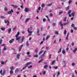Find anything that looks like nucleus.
Masks as SVG:
<instances>
[{
  "mask_svg": "<svg viewBox=\"0 0 77 77\" xmlns=\"http://www.w3.org/2000/svg\"><path fill=\"white\" fill-rule=\"evenodd\" d=\"M20 35V32H18L17 33V34L15 36V37H16V40L17 41H18V40H19L18 41L20 42V39L21 38V37H18V35Z\"/></svg>",
  "mask_w": 77,
  "mask_h": 77,
  "instance_id": "f257e3e1",
  "label": "nucleus"
},
{
  "mask_svg": "<svg viewBox=\"0 0 77 77\" xmlns=\"http://www.w3.org/2000/svg\"><path fill=\"white\" fill-rule=\"evenodd\" d=\"M3 71V70H1L0 71V73L1 75H5V74L6 73V71L5 70H4L3 71V72L2 73V72Z\"/></svg>",
  "mask_w": 77,
  "mask_h": 77,
  "instance_id": "f03ea898",
  "label": "nucleus"
},
{
  "mask_svg": "<svg viewBox=\"0 0 77 77\" xmlns=\"http://www.w3.org/2000/svg\"><path fill=\"white\" fill-rule=\"evenodd\" d=\"M60 24L61 26H66V25H68V23H64L62 24V23L61 21L60 22Z\"/></svg>",
  "mask_w": 77,
  "mask_h": 77,
  "instance_id": "7ed1b4c3",
  "label": "nucleus"
},
{
  "mask_svg": "<svg viewBox=\"0 0 77 77\" xmlns=\"http://www.w3.org/2000/svg\"><path fill=\"white\" fill-rule=\"evenodd\" d=\"M30 11V8H25L24 10L25 12H28Z\"/></svg>",
  "mask_w": 77,
  "mask_h": 77,
  "instance_id": "20e7f679",
  "label": "nucleus"
},
{
  "mask_svg": "<svg viewBox=\"0 0 77 77\" xmlns=\"http://www.w3.org/2000/svg\"><path fill=\"white\" fill-rule=\"evenodd\" d=\"M4 22L5 24H7V26H9V20H5Z\"/></svg>",
  "mask_w": 77,
  "mask_h": 77,
  "instance_id": "39448f33",
  "label": "nucleus"
},
{
  "mask_svg": "<svg viewBox=\"0 0 77 77\" xmlns=\"http://www.w3.org/2000/svg\"><path fill=\"white\" fill-rule=\"evenodd\" d=\"M23 47V45H21L20 46H19V51L20 52V51H21V50L22 49V48Z\"/></svg>",
  "mask_w": 77,
  "mask_h": 77,
  "instance_id": "423d86ee",
  "label": "nucleus"
},
{
  "mask_svg": "<svg viewBox=\"0 0 77 77\" xmlns=\"http://www.w3.org/2000/svg\"><path fill=\"white\" fill-rule=\"evenodd\" d=\"M14 42V38H12L11 40H10L9 41V42L10 44H12Z\"/></svg>",
  "mask_w": 77,
  "mask_h": 77,
  "instance_id": "0eeeda50",
  "label": "nucleus"
},
{
  "mask_svg": "<svg viewBox=\"0 0 77 77\" xmlns=\"http://www.w3.org/2000/svg\"><path fill=\"white\" fill-rule=\"evenodd\" d=\"M12 12L13 13V12H14V11H13V10H12V9L11 10V11H8V14H12Z\"/></svg>",
  "mask_w": 77,
  "mask_h": 77,
  "instance_id": "6e6552de",
  "label": "nucleus"
},
{
  "mask_svg": "<svg viewBox=\"0 0 77 77\" xmlns=\"http://www.w3.org/2000/svg\"><path fill=\"white\" fill-rule=\"evenodd\" d=\"M20 71V68H18L16 69L15 70V73H17L18 72Z\"/></svg>",
  "mask_w": 77,
  "mask_h": 77,
  "instance_id": "1a4fd4ad",
  "label": "nucleus"
},
{
  "mask_svg": "<svg viewBox=\"0 0 77 77\" xmlns=\"http://www.w3.org/2000/svg\"><path fill=\"white\" fill-rule=\"evenodd\" d=\"M24 36L22 37V38L21 39V42H20V43H22V42H23V41H24Z\"/></svg>",
  "mask_w": 77,
  "mask_h": 77,
  "instance_id": "9d476101",
  "label": "nucleus"
},
{
  "mask_svg": "<svg viewBox=\"0 0 77 77\" xmlns=\"http://www.w3.org/2000/svg\"><path fill=\"white\" fill-rule=\"evenodd\" d=\"M32 63V62H29V63H26V64L25 65V66H26V67H28V66L30 64Z\"/></svg>",
  "mask_w": 77,
  "mask_h": 77,
  "instance_id": "9b49d317",
  "label": "nucleus"
},
{
  "mask_svg": "<svg viewBox=\"0 0 77 77\" xmlns=\"http://www.w3.org/2000/svg\"><path fill=\"white\" fill-rule=\"evenodd\" d=\"M30 20V18H27L26 20L25 21V23H27V22H28V21H29V20Z\"/></svg>",
  "mask_w": 77,
  "mask_h": 77,
  "instance_id": "f8f14e48",
  "label": "nucleus"
},
{
  "mask_svg": "<svg viewBox=\"0 0 77 77\" xmlns=\"http://www.w3.org/2000/svg\"><path fill=\"white\" fill-rule=\"evenodd\" d=\"M30 45L29 44V41H27L26 42V45L27 47H29Z\"/></svg>",
  "mask_w": 77,
  "mask_h": 77,
  "instance_id": "ddd939ff",
  "label": "nucleus"
},
{
  "mask_svg": "<svg viewBox=\"0 0 77 77\" xmlns=\"http://www.w3.org/2000/svg\"><path fill=\"white\" fill-rule=\"evenodd\" d=\"M69 36V33H68V34L67 35L66 37V40H68V36Z\"/></svg>",
  "mask_w": 77,
  "mask_h": 77,
  "instance_id": "4468645a",
  "label": "nucleus"
},
{
  "mask_svg": "<svg viewBox=\"0 0 77 77\" xmlns=\"http://www.w3.org/2000/svg\"><path fill=\"white\" fill-rule=\"evenodd\" d=\"M11 6L13 7H14V8H18V6L17 5H11Z\"/></svg>",
  "mask_w": 77,
  "mask_h": 77,
  "instance_id": "2eb2a0df",
  "label": "nucleus"
},
{
  "mask_svg": "<svg viewBox=\"0 0 77 77\" xmlns=\"http://www.w3.org/2000/svg\"><path fill=\"white\" fill-rule=\"evenodd\" d=\"M7 50V48H6V46H5L4 48L2 49V51H5Z\"/></svg>",
  "mask_w": 77,
  "mask_h": 77,
  "instance_id": "dca6fc26",
  "label": "nucleus"
},
{
  "mask_svg": "<svg viewBox=\"0 0 77 77\" xmlns=\"http://www.w3.org/2000/svg\"><path fill=\"white\" fill-rule=\"evenodd\" d=\"M69 6L68 7H66V11H67L68 10H69Z\"/></svg>",
  "mask_w": 77,
  "mask_h": 77,
  "instance_id": "f3484780",
  "label": "nucleus"
},
{
  "mask_svg": "<svg viewBox=\"0 0 77 77\" xmlns=\"http://www.w3.org/2000/svg\"><path fill=\"white\" fill-rule=\"evenodd\" d=\"M20 54H17V56H16V57L17 59H20Z\"/></svg>",
  "mask_w": 77,
  "mask_h": 77,
  "instance_id": "a211bd4d",
  "label": "nucleus"
},
{
  "mask_svg": "<svg viewBox=\"0 0 77 77\" xmlns=\"http://www.w3.org/2000/svg\"><path fill=\"white\" fill-rule=\"evenodd\" d=\"M10 69L11 70H12L14 69H15V67H14V66H12L10 67Z\"/></svg>",
  "mask_w": 77,
  "mask_h": 77,
  "instance_id": "6ab92c4d",
  "label": "nucleus"
},
{
  "mask_svg": "<svg viewBox=\"0 0 77 77\" xmlns=\"http://www.w3.org/2000/svg\"><path fill=\"white\" fill-rule=\"evenodd\" d=\"M43 52H44V50H42L38 54L39 55H40V54H42V53H43Z\"/></svg>",
  "mask_w": 77,
  "mask_h": 77,
  "instance_id": "aec40b11",
  "label": "nucleus"
},
{
  "mask_svg": "<svg viewBox=\"0 0 77 77\" xmlns=\"http://www.w3.org/2000/svg\"><path fill=\"white\" fill-rule=\"evenodd\" d=\"M42 72H43L42 74L43 75H45V74H46V71H42Z\"/></svg>",
  "mask_w": 77,
  "mask_h": 77,
  "instance_id": "412c9836",
  "label": "nucleus"
},
{
  "mask_svg": "<svg viewBox=\"0 0 77 77\" xmlns=\"http://www.w3.org/2000/svg\"><path fill=\"white\" fill-rule=\"evenodd\" d=\"M27 31L29 33H32V32L29 31V28L28 29Z\"/></svg>",
  "mask_w": 77,
  "mask_h": 77,
  "instance_id": "4be33fe9",
  "label": "nucleus"
},
{
  "mask_svg": "<svg viewBox=\"0 0 77 77\" xmlns=\"http://www.w3.org/2000/svg\"><path fill=\"white\" fill-rule=\"evenodd\" d=\"M77 48H76L75 50H73V52L74 53H75V52L76 51H77Z\"/></svg>",
  "mask_w": 77,
  "mask_h": 77,
  "instance_id": "5701e85b",
  "label": "nucleus"
},
{
  "mask_svg": "<svg viewBox=\"0 0 77 77\" xmlns=\"http://www.w3.org/2000/svg\"><path fill=\"white\" fill-rule=\"evenodd\" d=\"M75 15V12H73L71 14V15L72 16V17H74Z\"/></svg>",
  "mask_w": 77,
  "mask_h": 77,
  "instance_id": "b1692460",
  "label": "nucleus"
},
{
  "mask_svg": "<svg viewBox=\"0 0 77 77\" xmlns=\"http://www.w3.org/2000/svg\"><path fill=\"white\" fill-rule=\"evenodd\" d=\"M72 11H71V10H69L68 12V15H69V14H71Z\"/></svg>",
  "mask_w": 77,
  "mask_h": 77,
  "instance_id": "393cba45",
  "label": "nucleus"
},
{
  "mask_svg": "<svg viewBox=\"0 0 77 77\" xmlns=\"http://www.w3.org/2000/svg\"><path fill=\"white\" fill-rule=\"evenodd\" d=\"M63 63L65 65H66V62L65 61H62Z\"/></svg>",
  "mask_w": 77,
  "mask_h": 77,
  "instance_id": "a878e982",
  "label": "nucleus"
},
{
  "mask_svg": "<svg viewBox=\"0 0 77 77\" xmlns=\"http://www.w3.org/2000/svg\"><path fill=\"white\" fill-rule=\"evenodd\" d=\"M47 67H48V65H45L44 66V68H45V69H46Z\"/></svg>",
  "mask_w": 77,
  "mask_h": 77,
  "instance_id": "bb28decb",
  "label": "nucleus"
},
{
  "mask_svg": "<svg viewBox=\"0 0 77 77\" xmlns=\"http://www.w3.org/2000/svg\"><path fill=\"white\" fill-rule=\"evenodd\" d=\"M62 50V48H61L58 51V53H60V52H61V51Z\"/></svg>",
  "mask_w": 77,
  "mask_h": 77,
  "instance_id": "cd10ccee",
  "label": "nucleus"
},
{
  "mask_svg": "<svg viewBox=\"0 0 77 77\" xmlns=\"http://www.w3.org/2000/svg\"><path fill=\"white\" fill-rule=\"evenodd\" d=\"M11 29H10L8 30V33H11Z\"/></svg>",
  "mask_w": 77,
  "mask_h": 77,
  "instance_id": "c85d7f7f",
  "label": "nucleus"
},
{
  "mask_svg": "<svg viewBox=\"0 0 77 77\" xmlns=\"http://www.w3.org/2000/svg\"><path fill=\"white\" fill-rule=\"evenodd\" d=\"M7 62V61H5V62H1V63L2 65H4L5 63H6Z\"/></svg>",
  "mask_w": 77,
  "mask_h": 77,
  "instance_id": "c756f323",
  "label": "nucleus"
},
{
  "mask_svg": "<svg viewBox=\"0 0 77 77\" xmlns=\"http://www.w3.org/2000/svg\"><path fill=\"white\" fill-rule=\"evenodd\" d=\"M56 62V61L55 60H54V61H51L52 62V65H53V64H54V63H55Z\"/></svg>",
  "mask_w": 77,
  "mask_h": 77,
  "instance_id": "7c9ffc66",
  "label": "nucleus"
},
{
  "mask_svg": "<svg viewBox=\"0 0 77 77\" xmlns=\"http://www.w3.org/2000/svg\"><path fill=\"white\" fill-rule=\"evenodd\" d=\"M59 75H60V71H58L57 75V77H58L59 76Z\"/></svg>",
  "mask_w": 77,
  "mask_h": 77,
  "instance_id": "2f4dec72",
  "label": "nucleus"
},
{
  "mask_svg": "<svg viewBox=\"0 0 77 77\" xmlns=\"http://www.w3.org/2000/svg\"><path fill=\"white\" fill-rule=\"evenodd\" d=\"M62 53L63 54H65L66 52H65V51L64 50H63L62 51Z\"/></svg>",
  "mask_w": 77,
  "mask_h": 77,
  "instance_id": "473e14b6",
  "label": "nucleus"
},
{
  "mask_svg": "<svg viewBox=\"0 0 77 77\" xmlns=\"http://www.w3.org/2000/svg\"><path fill=\"white\" fill-rule=\"evenodd\" d=\"M34 57H38V55H35L34 56H33Z\"/></svg>",
  "mask_w": 77,
  "mask_h": 77,
  "instance_id": "72a5a7b5",
  "label": "nucleus"
},
{
  "mask_svg": "<svg viewBox=\"0 0 77 77\" xmlns=\"http://www.w3.org/2000/svg\"><path fill=\"white\" fill-rule=\"evenodd\" d=\"M13 72H14V71H13V70H11L10 72V74H12V73H13Z\"/></svg>",
  "mask_w": 77,
  "mask_h": 77,
  "instance_id": "f704fd0d",
  "label": "nucleus"
},
{
  "mask_svg": "<svg viewBox=\"0 0 77 77\" xmlns=\"http://www.w3.org/2000/svg\"><path fill=\"white\" fill-rule=\"evenodd\" d=\"M55 34H56V35H59V33L57 31H56L55 32Z\"/></svg>",
  "mask_w": 77,
  "mask_h": 77,
  "instance_id": "c9c22d12",
  "label": "nucleus"
},
{
  "mask_svg": "<svg viewBox=\"0 0 77 77\" xmlns=\"http://www.w3.org/2000/svg\"><path fill=\"white\" fill-rule=\"evenodd\" d=\"M2 38L0 39V44H2Z\"/></svg>",
  "mask_w": 77,
  "mask_h": 77,
  "instance_id": "e433bc0d",
  "label": "nucleus"
},
{
  "mask_svg": "<svg viewBox=\"0 0 77 77\" xmlns=\"http://www.w3.org/2000/svg\"><path fill=\"white\" fill-rule=\"evenodd\" d=\"M50 37V35H48L47 36L46 38V40H47L48 38H49V37Z\"/></svg>",
  "mask_w": 77,
  "mask_h": 77,
  "instance_id": "4c0bfd02",
  "label": "nucleus"
},
{
  "mask_svg": "<svg viewBox=\"0 0 77 77\" xmlns=\"http://www.w3.org/2000/svg\"><path fill=\"white\" fill-rule=\"evenodd\" d=\"M43 59H42V60H40L38 62V63H41V62H42V61H43Z\"/></svg>",
  "mask_w": 77,
  "mask_h": 77,
  "instance_id": "58836bf2",
  "label": "nucleus"
},
{
  "mask_svg": "<svg viewBox=\"0 0 77 77\" xmlns=\"http://www.w3.org/2000/svg\"><path fill=\"white\" fill-rule=\"evenodd\" d=\"M32 68V65L28 67V69H29L30 68Z\"/></svg>",
  "mask_w": 77,
  "mask_h": 77,
  "instance_id": "ea45409f",
  "label": "nucleus"
},
{
  "mask_svg": "<svg viewBox=\"0 0 77 77\" xmlns=\"http://www.w3.org/2000/svg\"><path fill=\"white\" fill-rule=\"evenodd\" d=\"M53 68H54L55 69H57V68H58V67H57V66H56V67H53Z\"/></svg>",
  "mask_w": 77,
  "mask_h": 77,
  "instance_id": "a19ab883",
  "label": "nucleus"
},
{
  "mask_svg": "<svg viewBox=\"0 0 77 77\" xmlns=\"http://www.w3.org/2000/svg\"><path fill=\"white\" fill-rule=\"evenodd\" d=\"M1 30H2V31H5V28H1Z\"/></svg>",
  "mask_w": 77,
  "mask_h": 77,
  "instance_id": "79ce46f5",
  "label": "nucleus"
},
{
  "mask_svg": "<svg viewBox=\"0 0 77 77\" xmlns=\"http://www.w3.org/2000/svg\"><path fill=\"white\" fill-rule=\"evenodd\" d=\"M75 26V25H74V24L72 23V25H71L72 27H74Z\"/></svg>",
  "mask_w": 77,
  "mask_h": 77,
  "instance_id": "37998d69",
  "label": "nucleus"
},
{
  "mask_svg": "<svg viewBox=\"0 0 77 77\" xmlns=\"http://www.w3.org/2000/svg\"><path fill=\"white\" fill-rule=\"evenodd\" d=\"M4 10L5 11H8V9L6 7L5 8Z\"/></svg>",
  "mask_w": 77,
  "mask_h": 77,
  "instance_id": "c03bdc74",
  "label": "nucleus"
},
{
  "mask_svg": "<svg viewBox=\"0 0 77 77\" xmlns=\"http://www.w3.org/2000/svg\"><path fill=\"white\" fill-rule=\"evenodd\" d=\"M71 2H72V1L69 0L68 2V4L69 5L71 4Z\"/></svg>",
  "mask_w": 77,
  "mask_h": 77,
  "instance_id": "a18cd8bd",
  "label": "nucleus"
},
{
  "mask_svg": "<svg viewBox=\"0 0 77 77\" xmlns=\"http://www.w3.org/2000/svg\"><path fill=\"white\" fill-rule=\"evenodd\" d=\"M63 11H60L59 12V15H60V14H62V13H63Z\"/></svg>",
  "mask_w": 77,
  "mask_h": 77,
  "instance_id": "49530a36",
  "label": "nucleus"
},
{
  "mask_svg": "<svg viewBox=\"0 0 77 77\" xmlns=\"http://www.w3.org/2000/svg\"><path fill=\"white\" fill-rule=\"evenodd\" d=\"M46 21V19H45V18H44L43 19V22H45V21Z\"/></svg>",
  "mask_w": 77,
  "mask_h": 77,
  "instance_id": "de8ad7c7",
  "label": "nucleus"
},
{
  "mask_svg": "<svg viewBox=\"0 0 77 77\" xmlns=\"http://www.w3.org/2000/svg\"><path fill=\"white\" fill-rule=\"evenodd\" d=\"M45 6V4H42V8H44Z\"/></svg>",
  "mask_w": 77,
  "mask_h": 77,
  "instance_id": "09e8293b",
  "label": "nucleus"
},
{
  "mask_svg": "<svg viewBox=\"0 0 77 77\" xmlns=\"http://www.w3.org/2000/svg\"><path fill=\"white\" fill-rule=\"evenodd\" d=\"M46 49L47 50H49V49H50V48H49V47H46Z\"/></svg>",
  "mask_w": 77,
  "mask_h": 77,
  "instance_id": "8fccbe9b",
  "label": "nucleus"
},
{
  "mask_svg": "<svg viewBox=\"0 0 77 77\" xmlns=\"http://www.w3.org/2000/svg\"><path fill=\"white\" fill-rule=\"evenodd\" d=\"M75 65V63H74V62H73L72 64V66H74V65Z\"/></svg>",
  "mask_w": 77,
  "mask_h": 77,
  "instance_id": "3c124183",
  "label": "nucleus"
},
{
  "mask_svg": "<svg viewBox=\"0 0 77 77\" xmlns=\"http://www.w3.org/2000/svg\"><path fill=\"white\" fill-rule=\"evenodd\" d=\"M44 54H43L41 56V58H42L44 56Z\"/></svg>",
  "mask_w": 77,
  "mask_h": 77,
  "instance_id": "603ef678",
  "label": "nucleus"
},
{
  "mask_svg": "<svg viewBox=\"0 0 77 77\" xmlns=\"http://www.w3.org/2000/svg\"><path fill=\"white\" fill-rule=\"evenodd\" d=\"M66 17L64 18V19L63 21H66Z\"/></svg>",
  "mask_w": 77,
  "mask_h": 77,
  "instance_id": "864d4df0",
  "label": "nucleus"
},
{
  "mask_svg": "<svg viewBox=\"0 0 77 77\" xmlns=\"http://www.w3.org/2000/svg\"><path fill=\"white\" fill-rule=\"evenodd\" d=\"M16 28H17V27H14V28H13V31H14L15 30V29H16Z\"/></svg>",
  "mask_w": 77,
  "mask_h": 77,
  "instance_id": "5fc2aeb1",
  "label": "nucleus"
},
{
  "mask_svg": "<svg viewBox=\"0 0 77 77\" xmlns=\"http://www.w3.org/2000/svg\"><path fill=\"white\" fill-rule=\"evenodd\" d=\"M64 33V35H66V30H65Z\"/></svg>",
  "mask_w": 77,
  "mask_h": 77,
  "instance_id": "6e6d98bb",
  "label": "nucleus"
},
{
  "mask_svg": "<svg viewBox=\"0 0 77 77\" xmlns=\"http://www.w3.org/2000/svg\"><path fill=\"white\" fill-rule=\"evenodd\" d=\"M52 5V4L51 3L48 5V6H51Z\"/></svg>",
  "mask_w": 77,
  "mask_h": 77,
  "instance_id": "4d7b16f0",
  "label": "nucleus"
},
{
  "mask_svg": "<svg viewBox=\"0 0 77 77\" xmlns=\"http://www.w3.org/2000/svg\"><path fill=\"white\" fill-rule=\"evenodd\" d=\"M73 29H74V30H77V27H73Z\"/></svg>",
  "mask_w": 77,
  "mask_h": 77,
  "instance_id": "13d9d810",
  "label": "nucleus"
},
{
  "mask_svg": "<svg viewBox=\"0 0 77 77\" xmlns=\"http://www.w3.org/2000/svg\"><path fill=\"white\" fill-rule=\"evenodd\" d=\"M52 25L53 26H56V23H53L52 24Z\"/></svg>",
  "mask_w": 77,
  "mask_h": 77,
  "instance_id": "bf43d9fd",
  "label": "nucleus"
},
{
  "mask_svg": "<svg viewBox=\"0 0 77 77\" xmlns=\"http://www.w3.org/2000/svg\"><path fill=\"white\" fill-rule=\"evenodd\" d=\"M15 65H16V66H17V65H18V62H17L16 63H15Z\"/></svg>",
  "mask_w": 77,
  "mask_h": 77,
  "instance_id": "052dcab7",
  "label": "nucleus"
},
{
  "mask_svg": "<svg viewBox=\"0 0 77 77\" xmlns=\"http://www.w3.org/2000/svg\"><path fill=\"white\" fill-rule=\"evenodd\" d=\"M71 45H72V46H73L74 45V43L72 42V43Z\"/></svg>",
  "mask_w": 77,
  "mask_h": 77,
  "instance_id": "680f3d73",
  "label": "nucleus"
},
{
  "mask_svg": "<svg viewBox=\"0 0 77 77\" xmlns=\"http://www.w3.org/2000/svg\"><path fill=\"white\" fill-rule=\"evenodd\" d=\"M0 18H5V17L4 16H2L0 17Z\"/></svg>",
  "mask_w": 77,
  "mask_h": 77,
  "instance_id": "e2e57ef3",
  "label": "nucleus"
},
{
  "mask_svg": "<svg viewBox=\"0 0 77 77\" xmlns=\"http://www.w3.org/2000/svg\"><path fill=\"white\" fill-rule=\"evenodd\" d=\"M35 52L36 53V54H38V50H35Z\"/></svg>",
  "mask_w": 77,
  "mask_h": 77,
  "instance_id": "0e129e2a",
  "label": "nucleus"
},
{
  "mask_svg": "<svg viewBox=\"0 0 77 77\" xmlns=\"http://www.w3.org/2000/svg\"><path fill=\"white\" fill-rule=\"evenodd\" d=\"M43 43H44V41H42L41 42L40 44H43Z\"/></svg>",
  "mask_w": 77,
  "mask_h": 77,
  "instance_id": "69168bd1",
  "label": "nucleus"
},
{
  "mask_svg": "<svg viewBox=\"0 0 77 77\" xmlns=\"http://www.w3.org/2000/svg\"><path fill=\"white\" fill-rule=\"evenodd\" d=\"M41 8L40 7H39L38 8V10H39V11H40Z\"/></svg>",
  "mask_w": 77,
  "mask_h": 77,
  "instance_id": "338daca9",
  "label": "nucleus"
},
{
  "mask_svg": "<svg viewBox=\"0 0 77 77\" xmlns=\"http://www.w3.org/2000/svg\"><path fill=\"white\" fill-rule=\"evenodd\" d=\"M30 54V52H28L26 54H27L28 55H29Z\"/></svg>",
  "mask_w": 77,
  "mask_h": 77,
  "instance_id": "774afa93",
  "label": "nucleus"
}]
</instances>
